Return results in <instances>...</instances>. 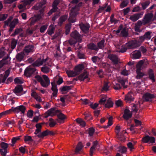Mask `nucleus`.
<instances>
[{
    "mask_svg": "<svg viewBox=\"0 0 156 156\" xmlns=\"http://www.w3.org/2000/svg\"><path fill=\"white\" fill-rule=\"evenodd\" d=\"M42 124L43 123H38L37 124L36 126V129L34 133L38 137L43 138L46 136L54 135L55 133L53 131L47 130L43 132H41V128Z\"/></svg>",
    "mask_w": 156,
    "mask_h": 156,
    "instance_id": "f257e3e1",
    "label": "nucleus"
},
{
    "mask_svg": "<svg viewBox=\"0 0 156 156\" xmlns=\"http://www.w3.org/2000/svg\"><path fill=\"white\" fill-rule=\"evenodd\" d=\"M137 44L134 40L131 41L126 43L125 45L122 46L121 49L118 51L124 52H125L127 49L135 48L138 47Z\"/></svg>",
    "mask_w": 156,
    "mask_h": 156,
    "instance_id": "f03ea898",
    "label": "nucleus"
},
{
    "mask_svg": "<svg viewBox=\"0 0 156 156\" xmlns=\"http://www.w3.org/2000/svg\"><path fill=\"white\" fill-rule=\"evenodd\" d=\"M79 10V8L78 5H75L72 8L71 10L70 16L68 19L69 22L73 23L76 21L75 17L78 13Z\"/></svg>",
    "mask_w": 156,
    "mask_h": 156,
    "instance_id": "7ed1b4c3",
    "label": "nucleus"
},
{
    "mask_svg": "<svg viewBox=\"0 0 156 156\" xmlns=\"http://www.w3.org/2000/svg\"><path fill=\"white\" fill-rule=\"evenodd\" d=\"M120 83L122 85L124 86L125 84V81L122 79H118L117 81H114L112 82V84L113 86V88L115 90H118L121 89V85L120 84Z\"/></svg>",
    "mask_w": 156,
    "mask_h": 156,
    "instance_id": "20e7f679",
    "label": "nucleus"
},
{
    "mask_svg": "<svg viewBox=\"0 0 156 156\" xmlns=\"http://www.w3.org/2000/svg\"><path fill=\"white\" fill-rule=\"evenodd\" d=\"M58 112H59V110H57L56 108H52L48 110L44 114V117L47 118L49 116H53L57 114Z\"/></svg>",
    "mask_w": 156,
    "mask_h": 156,
    "instance_id": "39448f33",
    "label": "nucleus"
},
{
    "mask_svg": "<svg viewBox=\"0 0 156 156\" xmlns=\"http://www.w3.org/2000/svg\"><path fill=\"white\" fill-rule=\"evenodd\" d=\"M148 64L147 60H143L140 61L136 65V70H142L145 68Z\"/></svg>",
    "mask_w": 156,
    "mask_h": 156,
    "instance_id": "423d86ee",
    "label": "nucleus"
},
{
    "mask_svg": "<svg viewBox=\"0 0 156 156\" xmlns=\"http://www.w3.org/2000/svg\"><path fill=\"white\" fill-rule=\"evenodd\" d=\"M36 69L33 65L29 66L25 70L24 75L27 77H30L35 71Z\"/></svg>",
    "mask_w": 156,
    "mask_h": 156,
    "instance_id": "0eeeda50",
    "label": "nucleus"
},
{
    "mask_svg": "<svg viewBox=\"0 0 156 156\" xmlns=\"http://www.w3.org/2000/svg\"><path fill=\"white\" fill-rule=\"evenodd\" d=\"M142 142L144 143L153 144L155 142L154 137L147 135L142 139Z\"/></svg>",
    "mask_w": 156,
    "mask_h": 156,
    "instance_id": "6e6552de",
    "label": "nucleus"
},
{
    "mask_svg": "<svg viewBox=\"0 0 156 156\" xmlns=\"http://www.w3.org/2000/svg\"><path fill=\"white\" fill-rule=\"evenodd\" d=\"M47 59H43L41 58H38L33 64L34 66H39L43 64L46 65Z\"/></svg>",
    "mask_w": 156,
    "mask_h": 156,
    "instance_id": "1a4fd4ad",
    "label": "nucleus"
},
{
    "mask_svg": "<svg viewBox=\"0 0 156 156\" xmlns=\"http://www.w3.org/2000/svg\"><path fill=\"white\" fill-rule=\"evenodd\" d=\"M71 36L78 42H81L82 40L81 36L76 31L72 32L70 34Z\"/></svg>",
    "mask_w": 156,
    "mask_h": 156,
    "instance_id": "9d476101",
    "label": "nucleus"
},
{
    "mask_svg": "<svg viewBox=\"0 0 156 156\" xmlns=\"http://www.w3.org/2000/svg\"><path fill=\"white\" fill-rule=\"evenodd\" d=\"M11 109H12V112L13 111L15 113H18L21 112L22 113L24 114L26 110V108L23 105H20L14 108H12Z\"/></svg>",
    "mask_w": 156,
    "mask_h": 156,
    "instance_id": "9b49d317",
    "label": "nucleus"
},
{
    "mask_svg": "<svg viewBox=\"0 0 156 156\" xmlns=\"http://www.w3.org/2000/svg\"><path fill=\"white\" fill-rule=\"evenodd\" d=\"M153 17V14L152 13L146 14L143 19L144 24L151 22L152 21Z\"/></svg>",
    "mask_w": 156,
    "mask_h": 156,
    "instance_id": "f8f14e48",
    "label": "nucleus"
},
{
    "mask_svg": "<svg viewBox=\"0 0 156 156\" xmlns=\"http://www.w3.org/2000/svg\"><path fill=\"white\" fill-rule=\"evenodd\" d=\"M143 14V12L134 14L130 16L129 19L133 22L136 21L139 18H141Z\"/></svg>",
    "mask_w": 156,
    "mask_h": 156,
    "instance_id": "ddd939ff",
    "label": "nucleus"
},
{
    "mask_svg": "<svg viewBox=\"0 0 156 156\" xmlns=\"http://www.w3.org/2000/svg\"><path fill=\"white\" fill-rule=\"evenodd\" d=\"M34 51V46L32 45H30L26 47L23 51L24 54L27 55L30 53L33 52Z\"/></svg>",
    "mask_w": 156,
    "mask_h": 156,
    "instance_id": "4468645a",
    "label": "nucleus"
},
{
    "mask_svg": "<svg viewBox=\"0 0 156 156\" xmlns=\"http://www.w3.org/2000/svg\"><path fill=\"white\" fill-rule=\"evenodd\" d=\"M42 77L44 80H43L41 82V85L44 87H47L50 83L49 79L48 76L45 75H43Z\"/></svg>",
    "mask_w": 156,
    "mask_h": 156,
    "instance_id": "2eb2a0df",
    "label": "nucleus"
},
{
    "mask_svg": "<svg viewBox=\"0 0 156 156\" xmlns=\"http://www.w3.org/2000/svg\"><path fill=\"white\" fill-rule=\"evenodd\" d=\"M132 116V113L128 109L125 110L124 114L122 116L123 118L126 120H127L130 118Z\"/></svg>",
    "mask_w": 156,
    "mask_h": 156,
    "instance_id": "dca6fc26",
    "label": "nucleus"
},
{
    "mask_svg": "<svg viewBox=\"0 0 156 156\" xmlns=\"http://www.w3.org/2000/svg\"><path fill=\"white\" fill-rule=\"evenodd\" d=\"M59 2V0H55L53 3V9L48 12V16L50 15L53 12L56 11L57 9V6Z\"/></svg>",
    "mask_w": 156,
    "mask_h": 156,
    "instance_id": "f3484780",
    "label": "nucleus"
},
{
    "mask_svg": "<svg viewBox=\"0 0 156 156\" xmlns=\"http://www.w3.org/2000/svg\"><path fill=\"white\" fill-rule=\"evenodd\" d=\"M78 79L80 81H83L86 80L87 82L89 81L88 74L87 72H84L79 76Z\"/></svg>",
    "mask_w": 156,
    "mask_h": 156,
    "instance_id": "a211bd4d",
    "label": "nucleus"
},
{
    "mask_svg": "<svg viewBox=\"0 0 156 156\" xmlns=\"http://www.w3.org/2000/svg\"><path fill=\"white\" fill-rule=\"evenodd\" d=\"M34 0H24L22 2V3L18 6L19 9H23L27 5H30Z\"/></svg>",
    "mask_w": 156,
    "mask_h": 156,
    "instance_id": "6ab92c4d",
    "label": "nucleus"
},
{
    "mask_svg": "<svg viewBox=\"0 0 156 156\" xmlns=\"http://www.w3.org/2000/svg\"><path fill=\"white\" fill-rule=\"evenodd\" d=\"M141 56V53L138 51H135L131 54V57L133 59H139Z\"/></svg>",
    "mask_w": 156,
    "mask_h": 156,
    "instance_id": "aec40b11",
    "label": "nucleus"
},
{
    "mask_svg": "<svg viewBox=\"0 0 156 156\" xmlns=\"http://www.w3.org/2000/svg\"><path fill=\"white\" fill-rule=\"evenodd\" d=\"M125 100L127 102H130L134 99V94L131 92H129L125 96Z\"/></svg>",
    "mask_w": 156,
    "mask_h": 156,
    "instance_id": "412c9836",
    "label": "nucleus"
},
{
    "mask_svg": "<svg viewBox=\"0 0 156 156\" xmlns=\"http://www.w3.org/2000/svg\"><path fill=\"white\" fill-rule=\"evenodd\" d=\"M154 98L153 94H151L149 93L145 94L143 96V98L146 101H151L152 99Z\"/></svg>",
    "mask_w": 156,
    "mask_h": 156,
    "instance_id": "4be33fe9",
    "label": "nucleus"
},
{
    "mask_svg": "<svg viewBox=\"0 0 156 156\" xmlns=\"http://www.w3.org/2000/svg\"><path fill=\"white\" fill-rule=\"evenodd\" d=\"M43 14L41 13V14L38 15L37 17H34L30 19L31 21L30 24L33 25L35 22L40 20L41 19L43 16Z\"/></svg>",
    "mask_w": 156,
    "mask_h": 156,
    "instance_id": "5701e85b",
    "label": "nucleus"
},
{
    "mask_svg": "<svg viewBox=\"0 0 156 156\" xmlns=\"http://www.w3.org/2000/svg\"><path fill=\"white\" fill-rule=\"evenodd\" d=\"M23 90V88L21 86H18L15 89L14 93L18 96H20L23 94L21 91Z\"/></svg>",
    "mask_w": 156,
    "mask_h": 156,
    "instance_id": "b1692460",
    "label": "nucleus"
},
{
    "mask_svg": "<svg viewBox=\"0 0 156 156\" xmlns=\"http://www.w3.org/2000/svg\"><path fill=\"white\" fill-rule=\"evenodd\" d=\"M108 58L115 64H117L119 59L117 56L115 55L110 54L108 56Z\"/></svg>",
    "mask_w": 156,
    "mask_h": 156,
    "instance_id": "393cba45",
    "label": "nucleus"
},
{
    "mask_svg": "<svg viewBox=\"0 0 156 156\" xmlns=\"http://www.w3.org/2000/svg\"><path fill=\"white\" fill-rule=\"evenodd\" d=\"M6 56V58H3L0 61V69L3 67L4 65L8 64L10 60V59L7 55Z\"/></svg>",
    "mask_w": 156,
    "mask_h": 156,
    "instance_id": "a878e982",
    "label": "nucleus"
},
{
    "mask_svg": "<svg viewBox=\"0 0 156 156\" xmlns=\"http://www.w3.org/2000/svg\"><path fill=\"white\" fill-rule=\"evenodd\" d=\"M84 68V66L83 64H80L75 67L74 70L78 75L80 73Z\"/></svg>",
    "mask_w": 156,
    "mask_h": 156,
    "instance_id": "bb28decb",
    "label": "nucleus"
},
{
    "mask_svg": "<svg viewBox=\"0 0 156 156\" xmlns=\"http://www.w3.org/2000/svg\"><path fill=\"white\" fill-rule=\"evenodd\" d=\"M80 27L83 32L86 33L88 31L89 28V26L88 24L81 23L80 25Z\"/></svg>",
    "mask_w": 156,
    "mask_h": 156,
    "instance_id": "cd10ccee",
    "label": "nucleus"
},
{
    "mask_svg": "<svg viewBox=\"0 0 156 156\" xmlns=\"http://www.w3.org/2000/svg\"><path fill=\"white\" fill-rule=\"evenodd\" d=\"M18 23V19H14L12 22H11L9 25L10 29L9 31H12L13 29L15 27L16 25Z\"/></svg>",
    "mask_w": 156,
    "mask_h": 156,
    "instance_id": "c85d7f7f",
    "label": "nucleus"
},
{
    "mask_svg": "<svg viewBox=\"0 0 156 156\" xmlns=\"http://www.w3.org/2000/svg\"><path fill=\"white\" fill-rule=\"evenodd\" d=\"M51 84L52 85L51 90L53 91V96L56 97L58 91L56 85L55 83H51Z\"/></svg>",
    "mask_w": 156,
    "mask_h": 156,
    "instance_id": "c756f323",
    "label": "nucleus"
},
{
    "mask_svg": "<svg viewBox=\"0 0 156 156\" xmlns=\"http://www.w3.org/2000/svg\"><path fill=\"white\" fill-rule=\"evenodd\" d=\"M43 67L41 68V71L44 73H48L50 70V68L48 67L50 66V65L47 64L46 62V65H45Z\"/></svg>",
    "mask_w": 156,
    "mask_h": 156,
    "instance_id": "7c9ffc66",
    "label": "nucleus"
},
{
    "mask_svg": "<svg viewBox=\"0 0 156 156\" xmlns=\"http://www.w3.org/2000/svg\"><path fill=\"white\" fill-rule=\"evenodd\" d=\"M120 127L119 126H117L115 127V132L117 134V137L120 139V140H122L121 139V137H123V135L120 132Z\"/></svg>",
    "mask_w": 156,
    "mask_h": 156,
    "instance_id": "2f4dec72",
    "label": "nucleus"
},
{
    "mask_svg": "<svg viewBox=\"0 0 156 156\" xmlns=\"http://www.w3.org/2000/svg\"><path fill=\"white\" fill-rule=\"evenodd\" d=\"M140 106V103L138 102V103L134 105L131 107V110L133 112L136 113L138 110Z\"/></svg>",
    "mask_w": 156,
    "mask_h": 156,
    "instance_id": "473e14b6",
    "label": "nucleus"
},
{
    "mask_svg": "<svg viewBox=\"0 0 156 156\" xmlns=\"http://www.w3.org/2000/svg\"><path fill=\"white\" fill-rule=\"evenodd\" d=\"M83 145L81 142H79L77 144L75 150V153L76 154H79L83 148Z\"/></svg>",
    "mask_w": 156,
    "mask_h": 156,
    "instance_id": "72a5a7b5",
    "label": "nucleus"
},
{
    "mask_svg": "<svg viewBox=\"0 0 156 156\" xmlns=\"http://www.w3.org/2000/svg\"><path fill=\"white\" fill-rule=\"evenodd\" d=\"M106 101V103L105 105V107L110 108L113 106V103L110 98H109L107 99Z\"/></svg>",
    "mask_w": 156,
    "mask_h": 156,
    "instance_id": "f704fd0d",
    "label": "nucleus"
},
{
    "mask_svg": "<svg viewBox=\"0 0 156 156\" xmlns=\"http://www.w3.org/2000/svg\"><path fill=\"white\" fill-rule=\"evenodd\" d=\"M66 73L69 77H73L77 75L75 70H67Z\"/></svg>",
    "mask_w": 156,
    "mask_h": 156,
    "instance_id": "c9c22d12",
    "label": "nucleus"
},
{
    "mask_svg": "<svg viewBox=\"0 0 156 156\" xmlns=\"http://www.w3.org/2000/svg\"><path fill=\"white\" fill-rule=\"evenodd\" d=\"M136 143V142L133 141L132 142H129L127 144V145L128 148L130 151H132L134 149V146Z\"/></svg>",
    "mask_w": 156,
    "mask_h": 156,
    "instance_id": "e433bc0d",
    "label": "nucleus"
},
{
    "mask_svg": "<svg viewBox=\"0 0 156 156\" xmlns=\"http://www.w3.org/2000/svg\"><path fill=\"white\" fill-rule=\"evenodd\" d=\"M31 95L34 97L37 101L40 102L41 101V97L37 94L36 92H32Z\"/></svg>",
    "mask_w": 156,
    "mask_h": 156,
    "instance_id": "4c0bfd02",
    "label": "nucleus"
},
{
    "mask_svg": "<svg viewBox=\"0 0 156 156\" xmlns=\"http://www.w3.org/2000/svg\"><path fill=\"white\" fill-rule=\"evenodd\" d=\"M77 122L81 126L83 127L86 125L85 122L82 119L78 118L76 120Z\"/></svg>",
    "mask_w": 156,
    "mask_h": 156,
    "instance_id": "58836bf2",
    "label": "nucleus"
},
{
    "mask_svg": "<svg viewBox=\"0 0 156 156\" xmlns=\"http://www.w3.org/2000/svg\"><path fill=\"white\" fill-rule=\"evenodd\" d=\"M87 46L88 48L89 49L96 51L98 50V47L94 43H90Z\"/></svg>",
    "mask_w": 156,
    "mask_h": 156,
    "instance_id": "ea45409f",
    "label": "nucleus"
},
{
    "mask_svg": "<svg viewBox=\"0 0 156 156\" xmlns=\"http://www.w3.org/2000/svg\"><path fill=\"white\" fill-rule=\"evenodd\" d=\"M67 16L66 15H64L60 17L59 21L58 22V24L61 26L62 24L67 19Z\"/></svg>",
    "mask_w": 156,
    "mask_h": 156,
    "instance_id": "a19ab883",
    "label": "nucleus"
},
{
    "mask_svg": "<svg viewBox=\"0 0 156 156\" xmlns=\"http://www.w3.org/2000/svg\"><path fill=\"white\" fill-rule=\"evenodd\" d=\"M55 30V27L53 25H51L49 27L47 31L48 34L49 35H51L53 34Z\"/></svg>",
    "mask_w": 156,
    "mask_h": 156,
    "instance_id": "79ce46f5",
    "label": "nucleus"
},
{
    "mask_svg": "<svg viewBox=\"0 0 156 156\" xmlns=\"http://www.w3.org/2000/svg\"><path fill=\"white\" fill-rule=\"evenodd\" d=\"M25 55L24 53L22 52L19 53L17 55L16 58L18 61L20 62L23 60Z\"/></svg>",
    "mask_w": 156,
    "mask_h": 156,
    "instance_id": "37998d69",
    "label": "nucleus"
},
{
    "mask_svg": "<svg viewBox=\"0 0 156 156\" xmlns=\"http://www.w3.org/2000/svg\"><path fill=\"white\" fill-rule=\"evenodd\" d=\"M149 78L152 80V82L155 81L154 76L153 72L151 69H150L149 71Z\"/></svg>",
    "mask_w": 156,
    "mask_h": 156,
    "instance_id": "c03bdc74",
    "label": "nucleus"
},
{
    "mask_svg": "<svg viewBox=\"0 0 156 156\" xmlns=\"http://www.w3.org/2000/svg\"><path fill=\"white\" fill-rule=\"evenodd\" d=\"M57 115L59 119L61 120H63L66 118L65 115L61 113L59 111V112H58Z\"/></svg>",
    "mask_w": 156,
    "mask_h": 156,
    "instance_id": "a18cd8bd",
    "label": "nucleus"
},
{
    "mask_svg": "<svg viewBox=\"0 0 156 156\" xmlns=\"http://www.w3.org/2000/svg\"><path fill=\"white\" fill-rule=\"evenodd\" d=\"M108 82H105L103 86L101 89L102 91H107L108 90L109 86L108 85Z\"/></svg>",
    "mask_w": 156,
    "mask_h": 156,
    "instance_id": "49530a36",
    "label": "nucleus"
},
{
    "mask_svg": "<svg viewBox=\"0 0 156 156\" xmlns=\"http://www.w3.org/2000/svg\"><path fill=\"white\" fill-rule=\"evenodd\" d=\"M136 73L137 74L136 78L137 79H140L144 75V73L141 72L140 70H136Z\"/></svg>",
    "mask_w": 156,
    "mask_h": 156,
    "instance_id": "de8ad7c7",
    "label": "nucleus"
},
{
    "mask_svg": "<svg viewBox=\"0 0 156 156\" xmlns=\"http://www.w3.org/2000/svg\"><path fill=\"white\" fill-rule=\"evenodd\" d=\"M10 72V69H9L6 70L5 73L4 77L2 80V82H4L6 78L9 76Z\"/></svg>",
    "mask_w": 156,
    "mask_h": 156,
    "instance_id": "09e8293b",
    "label": "nucleus"
},
{
    "mask_svg": "<svg viewBox=\"0 0 156 156\" xmlns=\"http://www.w3.org/2000/svg\"><path fill=\"white\" fill-rule=\"evenodd\" d=\"M15 83L17 84H22L23 83L24 80L21 77H17L14 79Z\"/></svg>",
    "mask_w": 156,
    "mask_h": 156,
    "instance_id": "8fccbe9b",
    "label": "nucleus"
},
{
    "mask_svg": "<svg viewBox=\"0 0 156 156\" xmlns=\"http://www.w3.org/2000/svg\"><path fill=\"white\" fill-rule=\"evenodd\" d=\"M107 97L106 95H103L101 97V100L99 101V103L101 105H104L105 102L107 100Z\"/></svg>",
    "mask_w": 156,
    "mask_h": 156,
    "instance_id": "3c124183",
    "label": "nucleus"
},
{
    "mask_svg": "<svg viewBox=\"0 0 156 156\" xmlns=\"http://www.w3.org/2000/svg\"><path fill=\"white\" fill-rule=\"evenodd\" d=\"M151 32L150 31L146 32L144 36L145 39L147 40L150 39L151 38Z\"/></svg>",
    "mask_w": 156,
    "mask_h": 156,
    "instance_id": "603ef678",
    "label": "nucleus"
},
{
    "mask_svg": "<svg viewBox=\"0 0 156 156\" xmlns=\"http://www.w3.org/2000/svg\"><path fill=\"white\" fill-rule=\"evenodd\" d=\"M17 43V40L14 39H12L11 43V47L12 49H14L15 48Z\"/></svg>",
    "mask_w": 156,
    "mask_h": 156,
    "instance_id": "864d4df0",
    "label": "nucleus"
},
{
    "mask_svg": "<svg viewBox=\"0 0 156 156\" xmlns=\"http://www.w3.org/2000/svg\"><path fill=\"white\" fill-rule=\"evenodd\" d=\"M1 146L2 148L1 149H5L7 150L8 147V144L2 142L1 144Z\"/></svg>",
    "mask_w": 156,
    "mask_h": 156,
    "instance_id": "5fc2aeb1",
    "label": "nucleus"
},
{
    "mask_svg": "<svg viewBox=\"0 0 156 156\" xmlns=\"http://www.w3.org/2000/svg\"><path fill=\"white\" fill-rule=\"evenodd\" d=\"M12 112V109H10L5 112H3L0 113V118L2 116L8 114Z\"/></svg>",
    "mask_w": 156,
    "mask_h": 156,
    "instance_id": "6e6d98bb",
    "label": "nucleus"
},
{
    "mask_svg": "<svg viewBox=\"0 0 156 156\" xmlns=\"http://www.w3.org/2000/svg\"><path fill=\"white\" fill-rule=\"evenodd\" d=\"M56 124V122L52 118L49 119V125L50 127H52L54 126Z\"/></svg>",
    "mask_w": 156,
    "mask_h": 156,
    "instance_id": "4d7b16f0",
    "label": "nucleus"
},
{
    "mask_svg": "<svg viewBox=\"0 0 156 156\" xmlns=\"http://www.w3.org/2000/svg\"><path fill=\"white\" fill-rule=\"evenodd\" d=\"M105 43V40H102L101 41L98 43V47L100 48H102L104 47Z\"/></svg>",
    "mask_w": 156,
    "mask_h": 156,
    "instance_id": "13d9d810",
    "label": "nucleus"
},
{
    "mask_svg": "<svg viewBox=\"0 0 156 156\" xmlns=\"http://www.w3.org/2000/svg\"><path fill=\"white\" fill-rule=\"evenodd\" d=\"M121 34L123 36H126L128 35L127 30L126 28L122 29L121 30Z\"/></svg>",
    "mask_w": 156,
    "mask_h": 156,
    "instance_id": "bf43d9fd",
    "label": "nucleus"
},
{
    "mask_svg": "<svg viewBox=\"0 0 156 156\" xmlns=\"http://www.w3.org/2000/svg\"><path fill=\"white\" fill-rule=\"evenodd\" d=\"M20 139V136H17L13 137L12 139V145L13 146L17 141Z\"/></svg>",
    "mask_w": 156,
    "mask_h": 156,
    "instance_id": "052dcab7",
    "label": "nucleus"
},
{
    "mask_svg": "<svg viewBox=\"0 0 156 156\" xmlns=\"http://www.w3.org/2000/svg\"><path fill=\"white\" fill-rule=\"evenodd\" d=\"M42 6V4L41 3H38L36 4L35 6H34L33 7V9L35 10H38L41 8Z\"/></svg>",
    "mask_w": 156,
    "mask_h": 156,
    "instance_id": "680f3d73",
    "label": "nucleus"
},
{
    "mask_svg": "<svg viewBox=\"0 0 156 156\" xmlns=\"http://www.w3.org/2000/svg\"><path fill=\"white\" fill-rule=\"evenodd\" d=\"M71 25L70 24H67L66 26V35H67L69 34L71 28Z\"/></svg>",
    "mask_w": 156,
    "mask_h": 156,
    "instance_id": "e2e57ef3",
    "label": "nucleus"
},
{
    "mask_svg": "<svg viewBox=\"0 0 156 156\" xmlns=\"http://www.w3.org/2000/svg\"><path fill=\"white\" fill-rule=\"evenodd\" d=\"M150 2L149 1H146L142 4V8L143 9H145L150 4Z\"/></svg>",
    "mask_w": 156,
    "mask_h": 156,
    "instance_id": "0e129e2a",
    "label": "nucleus"
},
{
    "mask_svg": "<svg viewBox=\"0 0 156 156\" xmlns=\"http://www.w3.org/2000/svg\"><path fill=\"white\" fill-rule=\"evenodd\" d=\"M128 4L127 1H125L122 2L120 5V7L123 8L126 6Z\"/></svg>",
    "mask_w": 156,
    "mask_h": 156,
    "instance_id": "69168bd1",
    "label": "nucleus"
},
{
    "mask_svg": "<svg viewBox=\"0 0 156 156\" xmlns=\"http://www.w3.org/2000/svg\"><path fill=\"white\" fill-rule=\"evenodd\" d=\"M71 87L68 86H65L63 87L62 88V91H68L71 89Z\"/></svg>",
    "mask_w": 156,
    "mask_h": 156,
    "instance_id": "338daca9",
    "label": "nucleus"
},
{
    "mask_svg": "<svg viewBox=\"0 0 156 156\" xmlns=\"http://www.w3.org/2000/svg\"><path fill=\"white\" fill-rule=\"evenodd\" d=\"M7 150L5 149H0V152L2 155L5 156L7 153Z\"/></svg>",
    "mask_w": 156,
    "mask_h": 156,
    "instance_id": "774afa93",
    "label": "nucleus"
}]
</instances>
